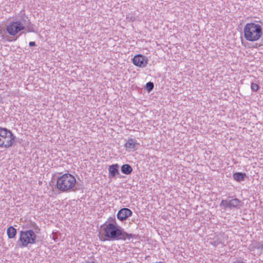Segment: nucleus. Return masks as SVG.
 Returning <instances> with one entry per match:
<instances>
[{
    "label": "nucleus",
    "instance_id": "8",
    "mask_svg": "<svg viewBox=\"0 0 263 263\" xmlns=\"http://www.w3.org/2000/svg\"><path fill=\"white\" fill-rule=\"evenodd\" d=\"M133 63L138 67H145L147 64V59L142 54H137L133 58Z\"/></svg>",
    "mask_w": 263,
    "mask_h": 263
},
{
    "label": "nucleus",
    "instance_id": "14",
    "mask_svg": "<svg viewBox=\"0 0 263 263\" xmlns=\"http://www.w3.org/2000/svg\"><path fill=\"white\" fill-rule=\"evenodd\" d=\"M132 171L133 168L132 166L128 164H123L121 166V172H122V173L125 175L130 174L132 172Z\"/></svg>",
    "mask_w": 263,
    "mask_h": 263
},
{
    "label": "nucleus",
    "instance_id": "3",
    "mask_svg": "<svg viewBox=\"0 0 263 263\" xmlns=\"http://www.w3.org/2000/svg\"><path fill=\"white\" fill-rule=\"evenodd\" d=\"M76 183L74 177L69 173H66L58 178L56 185L57 189L62 192H75L77 190L75 186Z\"/></svg>",
    "mask_w": 263,
    "mask_h": 263
},
{
    "label": "nucleus",
    "instance_id": "5",
    "mask_svg": "<svg viewBox=\"0 0 263 263\" xmlns=\"http://www.w3.org/2000/svg\"><path fill=\"white\" fill-rule=\"evenodd\" d=\"M36 242V235L32 230L21 231L19 239L16 241V246L20 248L28 247L29 244H34Z\"/></svg>",
    "mask_w": 263,
    "mask_h": 263
},
{
    "label": "nucleus",
    "instance_id": "6",
    "mask_svg": "<svg viewBox=\"0 0 263 263\" xmlns=\"http://www.w3.org/2000/svg\"><path fill=\"white\" fill-rule=\"evenodd\" d=\"M12 132L5 128H0V147H11L15 140Z\"/></svg>",
    "mask_w": 263,
    "mask_h": 263
},
{
    "label": "nucleus",
    "instance_id": "2",
    "mask_svg": "<svg viewBox=\"0 0 263 263\" xmlns=\"http://www.w3.org/2000/svg\"><path fill=\"white\" fill-rule=\"evenodd\" d=\"M6 30L10 35L12 36L15 35L22 30H25L24 32L34 31L33 25L25 14L22 15L20 18H17L10 22L6 26Z\"/></svg>",
    "mask_w": 263,
    "mask_h": 263
},
{
    "label": "nucleus",
    "instance_id": "19",
    "mask_svg": "<svg viewBox=\"0 0 263 263\" xmlns=\"http://www.w3.org/2000/svg\"><path fill=\"white\" fill-rule=\"evenodd\" d=\"M87 263H95L94 261H92V262H87Z\"/></svg>",
    "mask_w": 263,
    "mask_h": 263
},
{
    "label": "nucleus",
    "instance_id": "15",
    "mask_svg": "<svg viewBox=\"0 0 263 263\" xmlns=\"http://www.w3.org/2000/svg\"><path fill=\"white\" fill-rule=\"evenodd\" d=\"M7 233L8 238H13L16 234V230L12 226H10L7 229Z\"/></svg>",
    "mask_w": 263,
    "mask_h": 263
},
{
    "label": "nucleus",
    "instance_id": "17",
    "mask_svg": "<svg viewBox=\"0 0 263 263\" xmlns=\"http://www.w3.org/2000/svg\"><path fill=\"white\" fill-rule=\"evenodd\" d=\"M259 87V85L255 83H252L251 85V88L252 91H256L258 90Z\"/></svg>",
    "mask_w": 263,
    "mask_h": 263
},
{
    "label": "nucleus",
    "instance_id": "18",
    "mask_svg": "<svg viewBox=\"0 0 263 263\" xmlns=\"http://www.w3.org/2000/svg\"><path fill=\"white\" fill-rule=\"evenodd\" d=\"M29 45L30 47L35 46V43L34 42H30L29 43Z\"/></svg>",
    "mask_w": 263,
    "mask_h": 263
},
{
    "label": "nucleus",
    "instance_id": "20",
    "mask_svg": "<svg viewBox=\"0 0 263 263\" xmlns=\"http://www.w3.org/2000/svg\"><path fill=\"white\" fill-rule=\"evenodd\" d=\"M37 229H39L37 227L35 228V230H37Z\"/></svg>",
    "mask_w": 263,
    "mask_h": 263
},
{
    "label": "nucleus",
    "instance_id": "13",
    "mask_svg": "<svg viewBox=\"0 0 263 263\" xmlns=\"http://www.w3.org/2000/svg\"><path fill=\"white\" fill-rule=\"evenodd\" d=\"M246 177V174L241 172H236L233 174L234 180L237 182L243 181Z\"/></svg>",
    "mask_w": 263,
    "mask_h": 263
},
{
    "label": "nucleus",
    "instance_id": "11",
    "mask_svg": "<svg viewBox=\"0 0 263 263\" xmlns=\"http://www.w3.org/2000/svg\"><path fill=\"white\" fill-rule=\"evenodd\" d=\"M119 166L118 164L110 165L108 168L109 178H114L116 175L119 174Z\"/></svg>",
    "mask_w": 263,
    "mask_h": 263
},
{
    "label": "nucleus",
    "instance_id": "16",
    "mask_svg": "<svg viewBox=\"0 0 263 263\" xmlns=\"http://www.w3.org/2000/svg\"><path fill=\"white\" fill-rule=\"evenodd\" d=\"M154 85L153 82H149L146 84V88L148 91H151L154 88Z\"/></svg>",
    "mask_w": 263,
    "mask_h": 263
},
{
    "label": "nucleus",
    "instance_id": "4",
    "mask_svg": "<svg viewBox=\"0 0 263 263\" xmlns=\"http://www.w3.org/2000/svg\"><path fill=\"white\" fill-rule=\"evenodd\" d=\"M243 32L246 40L251 42L258 41L262 34L261 26L254 23L246 24L243 28Z\"/></svg>",
    "mask_w": 263,
    "mask_h": 263
},
{
    "label": "nucleus",
    "instance_id": "12",
    "mask_svg": "<svg viewBox=\"0 0 263 263\" xmlns=\"http://www.w3.org/2000/svg\"><path fill=\"white\" fill-rule=\"evenodd\" d=\"M220 237L221 235H220V236L216 235L213 238H210V243L215 247L218 246L220 243H222L223 242L220 239Z\"/></svg>",
    "mask_w": 263,
    "mask_h": 263
},
{
    "label": "nucleus",
    "instance_id": "7",
    "mask_svg": "<svg viewBox=\"0 0 263 263\" xmlns=\"http://www.w3.org/2000/svg\"><path fill=\"white\" fill-rule=\"evenodd\" d=\"M242 202L236 198L232 199L222 200L220 206L223 209H239L242 206Z\"/></svg>",
    "mask_w": 263,
    "mask_h": 263
},
{
    "label": "nucleus",
    "instance_id": "9",
    "mask_svg": "<svg viewBox=\"0 0 263 263\" xmlns=\"http://www.w3.org/2000/svg\"><path fill=\"white\" fill-rule=\"evenodd\" d=\"M133 212L132 211L128 209V208H122L120 209L117 215V218L121 221H123L130 216L132 215Z\"/></svg>",
    "mask_w": 263,
    "mask_h": 263
},
{
    "label": "nucleus",
    "instance_id": "10",
    "mask_svg": "<svg viewBox=\"0 0 263 263\" xmlns=\"http://www.w3.org/2000/svg\"><path fill=\"white\" fill-rule=\"evenodd\" d=\"M138 144L137 143V141L134 139H128L124 146L129 151H134L137 149V147Z\"/></svg>",
    "mask_w": 263,
    "mask_h": 263
},
{
    "label": "nucleus",
    "instance_id": "1",
    "mask_svg": "<svg viewBox=\"0 0 263 263\" xmlns=\"http://www.w3.org/2000/svg\"><path fill=\"white\" fill-rule=\"evenodd\" d=\"M101 228L103 234L100 236V239L102 241L129 240L133 236L132 234L127 233L121 227L118 226L115 218L112 219V222H106Z\"/></svg>",
    "mask_w": 263,
    "mask_h": 263
}]
</instances>
